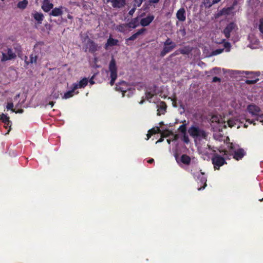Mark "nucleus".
<instances>
[{
  "instance_id": "1",
  "label": "nucleus",
  "mask_w": 263,
  "mask_h": 263,
  "mask_svg": "<svg viewBox=\"0 0 263 263\" xmlns=\"http://www.w3.org/2000/svg\"><path fill=\"white\" fill-rule=\"evenodd\" d=\"M188 133L194 138L206 139L208 137V133L197 126H191L188 129Z\"/></svg>"
},
{
  "instance_id": "2",
  "label": "nucleus",
  "mask_w": 263,
  "mask_h": 263,
  "mask_svg": "<svg viewBox=\"0 0 263 263\" xmlns=\"http://www.w3.org/2000/svg\"><path fill=\"white\" fill-rule=\"evenodd\" d=\"M109 70L110 72V76L111 78L110 84L111 86H113L117 78V67L116 66V60L113 57H112L109 64Z\"/></svg>"
},
{
  "instance_id": "3",
  "label": "nucleus",
  "mask_w": 263,
  "mask_h": 263,
  "mask_svg": "<svg viewBox=\"0 0 263 263\" xmlns=\"http://www.w3.org/2000/svg\"><path fill=\"white\" fill-rule=\"evenodd\" d=\"M212 162L215 170H219L220 166L227 163L224 158L218 154L213 155Z\"/></svg>"
},
{
  "instance_id": "4",
  "label": "nucleus",
  "mask_w": 263,
  "mask_h": 263,
  "mask_svg": "<svg viewBox=\"0 0 263 263\" xmlns=\"http://www.w3.org/2000/svg\"><path fill=\"white\" fill-rule=\"evenodd\" d=\"M98 45L93 40L89 39L86 43V49L85 51L87 50L91 53H94L99 50Z\"/></svg>"
},
{
  "instance_id": "5",
  "label": "nucleus",
  "mask_w": 263,
  "mask_h": 263,
  "mask_svg": "<svg viewBox=\"0 0 263 263\" xmlns=\"http://www.w3.org/2000/svg\"><path fill=\"white\" fill-rule=\"evenodd\" d=\"M197 180L199 183H200L201 185H202L200 187H198V190L200 191L205 189V187L206 186L207 179L205 177L204 173L201 172L197 176Z\"/></svg>"
},
{
  "instance_id": "6",
  "label": "nucleus",
  "mask_w": 263,
  "mask_h": 263,
  "mask_svg": "<svg viewBox=\"0 0 263 263\" xmlns=\"http://www.w3.org/2000/svg\"><path fill=\"white\" fill-rule=\"evenodd\" d=\"M116 89L122 92V96H124V93L129 89L127 83L125 81H121L116 84Z\"/></svg>"
},
{
  "instance_id": "7",
  "label": "nucleus",
  "mask_w": 263,
  "mask_h": 263,
  "mask_svg": "<svg viewBox=\"0 0 263 263\" xmlns=\"http://www.w3.org/2000/svg\"><path fill=\"white\" fill-rule=\"evenodd\" d=\"M175 159L178 163H179L180 162L182 163L185 165H189L191 163V158L189 156L186 154H183L180 158V159H179L178 156L177 154L175 155Z\"/></svg>"
},
{
  "instance_id": "8",
  "label": "nucleus",
  "mask_w": 263,
  "mask_h": 263,
  "mask_svg": "<svg viewBox=\"0 0 263 263\" xmlns=\"http://www.w3.org/2000/svg\"><path fill=\"white\" fill-rule=\"evenodd\" d=\"M155 16L151 14H148L145 17L142 18L140 21V25L143 27L148 26L154 20Z\"/></svg>"
},
{
  "instance_id": "9",
  "label": "nucleus",
  "mask_w": 263,
  "mask_h": 263,
  "mask_svg": "<svg viewBox=\"0 0 263 263\" xmlns=\"http://www.w3.org/2000/svg\"><path fill=\"white\" fill-rule=\"evenodd\" d=\"M16 57V53L12 51L11 48H8L7 50V53L2 54V61H6L9 60H12L15 58Z\"/></svg>"
},
{
  "instance_id": "10",
  "label": "nucleus",
  "mask_w": 263,
  "mask_h": 263,
  "mask_svg": "<svg viewBox=\"0 0 263 263\" xmlns=\"http://www.w3.org/2000/svg\"><path fill=\"white\" fill-rule=\"evenodd\" d=\"M236 26V25L234 23L231 22L228 24L226 28L224 29L223 32L227 39L230 37L231 32L233 31Z\"/></svg>"
},
{
  "instance_id": "11",
  "label": "nucleus",
  "mask_w": 263,
  "mask_h": 263,
  "mask_svg": "<svg viewBox=\"0 0 263 263\" xmlns=\"http://www.w3.org/2000/svg\"><path fill=\"white\" fill-rule=\"evenodd\" d=\"M247 109L252 116H258L260 111V108L255 104H250L247 107Z\"/></svg>"
},
{
  "instance_id": "12",
  "label": "nucleus",
  "mask_w": 263,
  "mask_h": 263,
  "mask_svg": "<svg viewBox=\"0 0 263 263\" xmlns=\"http://www.w3.org/2000/svg\"><path fill=\"white\" fill-rule=\"evenodd\" d=\"M107 3H111L112 6L115 8H121L125 5V0H106Z\"/></svg>"
},
{
  "instance_id": "13",
  "label": "nucleus",
  "mask_w": 263,
  "mask_h": 263,
  "mask_svg": "<svg viewBox=\"0 0 263 263\" xmlns=\"http://www.w3.org/2000/svg\"><path fill=\"white\" fill-rule=\"evenodd\" d=\"M139 26L138 18H133L128 23L120 25V27H127L128 28H136Z\"/></svg>"
},
{
  "instance_id": "14",
  "label": "nucleus",
  "mask_w": 263,
  "mask_h": 263,
  "mask_svg": "<svg viewBox=\"0 0 263 263\" xmlns=\"http://www.w3.org/2000/svg\"><path fill=\"white\" fill-rule=\"evenodd\" d=\"M176 45H163V48L160 52V55L161 57H164L167 53L172 51Z\"/></svg>"
},
{
  "instance_id": "15",
  "label": "nucleus",
  "mask_w": 263,
  "mask_h": 263,
  "mask_svg": "<svg viewBox=\"0 0 263 263\" xmlns=\"http://www.w3.org/2000/svg\"><path fill=\"white\" fill-rule=\"evenodd\" d=\"M88 83V79L84 78L80 81L79 84L74 83L73 84L74 89H77L78 88H84L87 86Z\"/></svg>"
},
{
  "instance_id": "16",
  "label": "nucleus",
  "mask_w": 263,
  "mask_h": 263,
  "mask_svg": "<svg viewBox=\"0 0 263 263\" xmlns=\"http://www.w3.org/2000/svg\"><path fill=\"white\" fill-rule=\"evenodd\" d=\"M176 17L180 22H184L185 21V10L184 8L179 9L176 13Z\"/></svg>"
},
{
  "instance_id": "17",
  "label": "nucleus",
  "mask_w": 263,
  "mask_h": 263,
  "mask_svg": "<svg viewBox=\"0 0 263 263\" xmlns=\"http://www.w3.org/2000/svg\"><path fill=\"white\" fill-rule=\"evenodd\" d=\"M118 42L119 41L118 40L113 39L111 36H109V37L107 39V42L104 45V48L106 50H107L108 47L116 46L118 45Z\"/></svg>"
},
{
  "instance_id": "18",
  "label": "nucleus",
  "mask_w": 263,
  "mask_h": 263,
  "mask_svg": "<svg viewBox=\"0 0 263 263\" xmlns=\"http://www.w3.org/2000/svg\"><path fill=\"white\" fill-rule=\"evenodd\" d=\"M156 88L157 86L155 84H154L152 86L148 88L150 91H147L145 93V96L147 99L148 100L152 99L155 95H156Z\"/></svg>"
},
{
  "instance_id": "19",
  "label": "nucleus",
  "mask_w": 263,
  "mask_h": 263,
  "mask_svg": "<svg viewBox=\"0 0 263 263\" xmlns=\"http://www.w3.org/2000/svg\"><path fill=\"white\" fill-rule=\"evenodd\" d=\"M64 8V7L62 6H60L59 8H52V10L50 12L49 15L53 16H61L63 13V10Z\"/></svg>"
},
{
  "instance_id": "20",
  "label": "nucleus",
  "mask_w": 263,
  "mask_h": 263,
  "mask_svg": "<svg viewBox=\"0 0 263 263\" xmlns=\"http://www.w3.org/2000/svg\"><path fill=\"white\" fill-rule=\"evenodd\" d=\"M53 5L50 3L49 0H44L42 6V9L46 12H49L53 8Z\"/></svg>"
},
{
  "instance_id": "21",
  "label": "nucleus",
  "mask_w": 263,
  "mask_h": 263,
  "mask_svg": "<svg viewBox=\"0 0 263 263\" xmlns=\"http://www.w3.org/2000/svg\"><path fill=\"white\" fill-rule=\"evenodd\" d=\"M45 47V44L43 42H38L34 46L33 50L35 53H42V50Z\"/></svg>"
},
{
  "instance_id": "22",
  "label": "nucleus",
  "mask_w": 263,
  "mask_h": 263,
  "mask_svg": "<svg viewBox=\"0 0 263 263\" xmlns=\"http://www.w3.org/2000/svg\"><path fill=\"white\" fill-rule=\"evenodd\" d=\"M234 153V158L237 160L241 159L245 155V152L242 148L235 150Z\"/></svg>"
},
{
  "instance_id": "23",
  "label": "nucleus",
  "mask_w": 263,
  "mask_h": 263,
  "mask_svg": "<svg viewBox=\"0 0 263 263\" xmlns=\"http://www.w3.org/2000/svg\"><path fill=\"white\" fill-rule=\"evenodd\" d=\"M32 15L38 24H42L44 18V15L42 13L35 11L34 13L32 14Z\"/></svg>"
},
{
  "instance_id": "24",
  "label": "nucleus",
  "mask_w": 263,
  "mask_h": 263,
  "mask_svg": "<svg viewBox=\"0 0 263 263\" xmlns=\"http://www.w3.org/2000/svg\"><path fill=\"white\" fill-rule=\"evenodd\" d=\"M157 115L160 116L161 114H164L166 111V105L164 102H161L160 105L158 106Z\"/></svg>"
},
{
  "instance_id": "25",
  "label": "nucleus",
  "mask_w": 263,
  "mask_h": 263,
  "mask_svg": "<svg viewBox=\"0 0 263 263\" xmlns=\"http://www.w3.org/2000/svg\"><path fill=\"white\" fill-rule=\"evenodd\" d=\"M178 51L182 54L187 55L192 51V48L190 46H186L179 49Z\"/></svg>"
},
{
  "instance_id": "26",
  "label": "nucleus",
  "mask_w": 263,
  "mask_h": 263,
  "mask_svg": "<svg viewBox=\"0 0 263 263\" xmlns=\"http://www.w3.org/2000/svg\"><path fill=\"white\" fill-rule=\"evenodd\" d=\"M37 57H38V54H34L33 53L31 54L30 56V61L28 62V61H26L27 57L26 56H25V59H26L25 63H26L27 65H28L29 63H31V64L36 63Z\"/></svg>"
},
{
  "instance_id": "27",
  "label": "nucleus",
  "mask_w": 263,
  "mask_h": 263,
  "mask_svg": "<svg viewBox=\"0 0 263 263\" xmlns=\"http://www.w3.org/2000/svg\"><path fill=\"white\" fill-rule=\"evenodd\" d=\"M221 0H203V3L205 7L210 8L213 5L218 3Z\"/></svg>"
},
{
  "instance_id": "28",
  "label": "nucleus",
  "mask_w": 263,
  "mask_h": 263,
  "mask_svg": "<svg viewBox=\"0 0 263 263\" xmlns=\"http://www.w3.org/2000/svg\"><path fill=\"white\" fill-rule=\"evenodd\" d=\"M76 90V89H74V86H73L72 87V89L65 92L64 96L62 97V98L64 99H67L72 97V96H73L74 91Z\"/></svg>"
},
{
  "instance_id": "29",
  "label": "nucleus",
  "mask_w": 263,
  "mask_h": 263,
  "mask_svg": "<svg viewBox=\"0 0 263 263\" xmlns=\"http://www.w3.org/2000/svg\"><path fill=\"white\" fill-rule=\"evenodd\" d=\"M28 4V0H23L19 2L17 4V7L21 9H25Z\"/></svg>"
},
{
  "instance_id": "30",
  "label": "nucleus",
  "mask_w": 263,
  "mask_h": 263,
  "mask_svg": "<svg viewBox=\"0 0 263 263\" xmlns=\"http://www.w3.org/2000/svg\"><path fill=\"white\" fill-rule=\"evenodd\" d=\"M238 123V119L232 118L228 121V124L229 127H232L235 126Z\"/></svg>"
},
{
  "instance_id": "31",
  "label": "nucleus",
  "mask_w": 263,
  "mask_h": 263,
  "mask_svg": "<svg viewBox=\"0 0 263 263\" xmlns=\"http://www.w3.org/2000/svg\"><path fill=\"white\" fill-rule=\"evenodd\" d=\"M137 37H138V36L137 35L136 33H134L132 36H130L129 37H128L125 40V44H126L127 45H129L130 44L129 43V41H134L135 40H136L137 38Z\"/></svg>"
},
{
  "instance_id": "32",
  "label": "nucleus",
  "mask_w": 263,
  "mask_h": 263,
  "mask_svg": "<svg viewBox=\"0 0 263 263\" xmlns=\"http://www.w3.org/2000/svg\"><path fill=\"white\" fill-rule=\"evenodd\" d=\"M178 130L183 135L186 134V126L185 124L181 125L178 128Z\"/></svg>"
},
{
  "instance_id": "33",
  "label": "nucleus",
  "mask_w": 263,
  "mask_h": 263,
  "mask_svg": "<svg viewBox=\"0 0 263 263\" xmlns=\"http://www.w3.org/2000/svg\"><path fill=\"white\" fill-rule=\"evenodd\" d=\"M233 9L232 7L223 8L220 11L221 14L228 15L230 14L231 10Z\"/></svg>"
},
{
  "instance_id": "34",
  "label": "nucleus",
  "mask_w": 263,
  "mask_h": 263,
  "mask_svg": "<svg viewBox=\"0 0 263 263\" xmlns=\"http://www.w3.org/2000/svg\"><path fill=\"white\" fill-rule=\"evenodd\" d=\"M1 120L4 124H6L9 120V117L5 114H3L1 117Z\"/></svg>"
},
{
  "instance_id": "35",
  "label": "nucleus",
  "mask_w": 263,
  "mask_h": 263,
  "mask_svg": "<svg viewBox=\"0 0 263 263\" xmlns=\"http://www.w3.org/2000/svg\"><path fill=\"white\" fill-rule=\"evenodd\" d=\"M149 132L152 134V135L156 134L157 133H161V130L159 127H156V128H153L149 130Z\"/></svg>"
},
{
  "instance_id": "36",
  "label": "nucleus",
  "mask_w": 263,
  "mask_h": 263,
  "mask_svg": "<svg viewBox=\"0 0 263 263\" xmlns=\"http://www.w3.org/2000/svg\"><path fill=\"white\" fill-rule=\"evenodd\" d=\"M51 97L52 99H57L60 97V92L59 91L53 90L51 94Z\"/></svg>"
},
{
  "instance_id": "37",
  "label": "nucleus",
  "mask_w": 263,
  "mask_h": 263,
  "mask_svg": "<svg viewBox=\"0 0 263 263\" xmlns=\"http://www.w3.org/2000/svg\"><path fill=\"white\" fill-rule=\"evenodd\" d=\"M145 0H134L133 1V6L139 7L141 6L142 3Z\"/></svg>"
},
{
  "instance_id": "38",
  "label": "nucleus",
  "mask_w": 263,
  "mask_h": 263,
  "mask_svg": "<svg viewBox=\"0 0 263 263\" xmlns=\"http://www.w3.org/2000/svg\"><path fill=\"white\" fill-rule=\"evenodd\" d=\"M13 47L15 50V52L18 54L22 52V48L19 44H14Z\"/></svg>"
},
{
  "instance_id": "39",
  "label": "nucleus",
  "mask_w": 263,
  "mask_h": 263,
  "mask_svg": "<svg viewBox=\"0 0 263 263\" xmlns=\"http://www.w3.org/2000/svg\"><path fill=\"white\" fill-rule=\"evenodd\" d=\"M224 50L223 48L222 49H217L215 50L212 51L211 53V55H217L221 53Z\"/></svg>"
},
{
  "instance_id": "40",
  "label": "nucleus",
  "mask_w": 263,
  "mask_h": 263,
  "mask_svg": "<svg viewBox=\"0 0 263 263\" xmlns=\"http://www.w3.org/2000/svg\"><path fill=\"white\" fill-rule=\"evenodd\" d=\"M163 45H176V43L173 42L170 38L167 37L164 42Z\"/></svg>"
},
{
  "instance_id": "41",
  "label": "nucleus",
  "mask_w": 263,
  "mask_h": 263,
  "mask_svg": "<svg viewBox=\"0 0 263 263\" xmlns=\"http://www.w3.org/2000/svg\"><path fill=\"white\" fill-rule=\"evenodd\" d=\"M161 134V138L156 142L157 143H160L162 142L164 140V137H167L168 136L169 134H165V132H163L160 133Z\"/></svg>"
},
{
  "instance_id": "42",
  "label": "nucleus",
  "mask_w": 263,
  "mask_h": 263,
  "mask_svg": "<svg viewBox=\"0 0 263 263\" xmlns=\"http://www.w3.org/2000/svg\"><path fill=\"white\" fill-rule=\"evenodd\" d=\"M258 29L262 35H263V18L259 20Z\"/></svg>"
},
{
  "instance_id": "43",
  "label": "nucleus",
  "mask_w": 263,
  "mask_h": 263,
  "mask_svg": "<svg viewBox=\"0 0 263 263\" xmlns=\"http://www.w3.org/2000/svg\"><path fill=\"white\" fill-rule=\"evenodd\" d=\"M258 80H259L258 78H256L254 80H247L246 81V83L247 84H255L256 83H257Z\"/></svg>"
},
{
  "instance_id": "44",
  "label": "nucleus",
  "mask_w": 263,
  "mask_h": 263,
  "mask_svg": "<svg viewBox=\"0 0 263 263\" xmlns=\"http://www.w3.org/2000/svg\"><path fill=\"white\" fill-rule=\"evenodd\" d=\"M11 121H9L8 123H6V124H4V127L5 128H7L8 127H9V129L8 130L7 132L6 133V134H8L10 132V130H11Z\"/></svg>"
},
{
  "instance_id": "45",
  "label": "nucleus",
  "mask_w": 263,
  "mask_h": 263,
  "mask_svg": "<svg viewBox=\"0 0 263 263\" xmlns=\"http://www.w3.org/2000/svg\"><path fill=\"white\" fill-rule=\"evenodd\" d=\"M146 31V29L145 28H142L136 32V34L138 36L140 35L143 34Z\"/></svg>"
},
{
  "instance_id": "46",
  "label": "nucleus",
  "mask_w": 263,
  "mask_h": 263,
  "mask_svg": "<svg viewBox=\"0 0 263 263\" xmlns=\"http://www.w3.org/2000/svg\"><path fill=\"white\" fill-rule=\"evenodd\" d=\"M7 109L11 110L12 111H15L13 109V103L12 102L8 103V104L7 105Z\"/></svg>"
},
{
  "instance_id": "47",
  "label": "nucleus",
  "mask_w": 263,
  "mask_h": 263,
  "mask_svg": "<svg viewBox=\"0 0 263 263\" xmlns=\"http://www.w3.org/2000/svg\"><path fill=\"white\" fill-rule=\"evenodd\" d=\"M212 82H213V83L220 82H221V79H220V78H219L218 77H213Z\"/></svg>"
},
{
  "instance_id": "48",
  "label": "nucleus",
  "mask_w": 263,
  "mask_h": 263,
  "mask_svg": "<svg viewBox=\"0 0 263 263\" xmlns=\"http://www.w3.org/2000/svg\"><path fill=\"white\" fill-rule=\"evenodd\" d=\"M183 140L186 143H187L189 142V139L188 136L186 135V134L183 135Z\"/></svg>"
},
{
  "instance_id": "49",
  "label": "nucleus",
  "mask_w": 263,
  "mask_h": 263,
  "mask_svg": "<svg viewBox=\"0 0 263 263\" xmlns=\"http://www.w3.org/2000/svg\"><path fill=\"white\" fill-rule=\"evenodd\" d=\"M136 8H137V7H134L133 8H132L129 11V14L133 15V13L135 12Z\"/></svg>"
},
{
  "instance_id": "50",
  "label": "nucleus",
  "mask_w": 263,
  "mask_h": 263,
  "mask_svg": "<svg viewBox=\"0 0 263 263\" xmlns=\"http://www.w3.org/2000/svg\"><path fill=\"white\" fill-rule=\"evenodd\" d=\"M228 147L230 148L231 150L232 151H235L234 146L233 143H230L228 145Z\"/></svg>"
},
{
  "instance_id": "51",
  "label": "nucleus",
  "mask_w": 263,
  "mask_h": 263,
  "mask_svg": "<svg viewBox=\"0 0 263 263\" xmlns=\"http://www.w3.org/2000/svg\"><path fill=\"white\" fill-rule=\"evenodd\" d=\"M160 0H148L149 4H157Z\"/></svg>"
},
{
  "instance_id": "52",
  "label": "nucleus",
  "mask_w": 263,
  "mask_h": 263,
  "mask_svg": "<svg viewBox=\"0 0 263 263\" xmlns=\"http://www.w3.org/2000/svg\"><path fill=\"white\" fill-rule=\"evenodd\" d=\"M152 134L149 132V130L148 131V133L147 134V138H146V140H148L152 136Z\"/></svg>"
},
{
  "instance_id": "53",
  "label": "nucleus",
  "mask_w": 263,
  "mask_h": 263,
  "mask_svg": "<svg viewBox=\"0 0 263 263\" xmlns=\"http://www.w3.org/2000/svg\"><path fill=\"white\" fill-rule=\"evenodd\" d=\"M125 27H120V25L119 26V28H118V30L120 31V32H123L124 31V28Z\"/></svg>"
},
{
  "instance_id": "54",
  "label": "nucleus",
  "mask_w": 263,
  "mask_h": 263,
  "mask_svg": "<svg viewBox=\"0 0 263 263\" xmlns=\"http://www.w3.org/2000/svg\"><path fill=\"white\" fill-rule=\"evenodd\" d=\"M154 162V160L153 158H151L147 161V162L149 163H153Z\"/></svg>"
},
{
  "instance_id": "55",
  "label": "nucleus",
  "mask_w": 263,
  "mask_h": 263,
  "mask_svg": "<svg viewBox=\"0 0 263 263\" xmlns=\"http://www.w3.org/2000/svg\"><path fill=\"white\" fill-rule=\"evenodd\" d=\"M89 83H90V84H91V85H92V84H93L95 83V82H94V81H93V77H92V78H91V79L90 80V81H89Z\"/></svg>"
},
{
  "instance_id": "56",
  "label": "nucleus",
  "mask_w": 263,
  "mask_h": 263,
  "mask_svg": "<svg viewBox=\"0 0 263 263\" xmlns=\"http://www.w3.org/2000/svg\"><path fill=\"white\" fill-rule=\"evenodd\" d=\"M54 104V102L53 101L49 102V105H50L51 107H52L53 106Z\"/></svg>"
},
{
  "instance_id": "57",
  "label": "nucleus",
  "mask_w": 263,
  "mask_h": 263,
  "mask_svg": "<svg viewBox=\"0 0 263 263\" xmlns=\"http://www.w3.org/2000/svg\"><path fill=\"white\" fill-rule=\"evenodd\" d=\"M230 44L229 42H227L224 44L225 47H230Z\"/></svg>"
},
{
  "instance_id": "58",
  "label": "nucleus",
  "mask_w": 263,
  "mask_h": 263,
  "mask_svg": "<svg viewBox=\"0 0 263 263\" xmlns=\"http://www.w3.org/2000/svg\"><path fill=\"white\" fill-rule=\"evenodd\" d=\"M246 121H247V122H249V123H250V124H252V123H253V120H250V119H247V120H246Z\"/></svg>"
},
{
  "instance_id": "59",
  "label": "nucleus",
  "mask_w": 263,
  "mask_h": 263,
  "mask_svg": "<svg viewBox=\"0 0 263 263\" xmlns=\"http://www.w3.org/2000/svg\"><path fill=\"white\" fill-rule=\"evenodd\" d=\"M23 112V109H21L18 110V111H15V112H16V113H17V112H18V113H22Z\"/></svg>"
},
{
  "instance_id": "60",
  "label": "nucleus",
  "mask_w": 263,
  "mask_h": 263,
  "mask_svg": "<svg viewBox=\"0 0 263 263\" xmlns=\"http://www.w3.org/2000/svg\"><path fill=\"white\" fill-rule=\"evenodd\" d=\"M213 70H219L218 68L215 67L213 69Z\"/></svg>"
},
{
  "instance_id": "61",
  "label": "nucleus",
  "mask_w": 263,
  "mask_h": 263,
  "mask_svg": "<svg viewBox=\"0 0 263 263\" xmlns=\"http://www.w3.org/2000/svg\"><path fill=\"white\" fill-rule=\"evenodd\" d=\"M68 18H69V19H71L72 18V16L70 15V14H68Z\"/></svg>"
},
{
  "instance_id": "62",
  "label": "nucleus",
  "mask_w": 263,
  "mask_h": 263,
  "mask_svg": "<svg viewBox=\"0 0 263 263\" xmlns=\"http://www.w3.org/2000/svg\"><path fill=\"white\" fill-rule=\"evenodd\" d=\"M159 124H160V125H163V124H164V123H163V122H162H162H160Z\"/></svg>"
},
{
  "instance_id": "63",
  "label": "nucleus",
  "mask_w": 263,
  "mask_h": 263,
  "mask_svg": "<svg viewBox=\"0 0 263 263\" xmlns=\"http://www.w3.org/2000/svg\"><path fill=\"white\" fill-rule=\"evenodd\" d=\"M259 201H263V198H261V199H259Z\"/></svg>"
},
{
  "instance_id": "64",
  "label": "nucleus",
  "mask_w": 263,
  "mask_h": 263,
  "mask_svg": "<svg viewBox=\"0 0 263 263\" xmlns=\"http://www.w3.org/2000/svg\"><path fill=\"white\" fill-rule=\"evenodd\" d=\"M244 127L246 128V127H248V125H247L245 124V125H244Z\"/></svg>"
}]
</instances>
